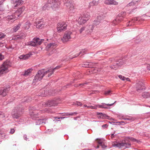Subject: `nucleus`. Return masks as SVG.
Returning a JSON list of instances; mask_svg holds the SVG:
<instances>
[{"mask_svg": "<svg viewBox=\"0 0 150 150\" xmlns=\"http://www.w3.org/2000/svg\"><path fill=\"white\" fill-rule=\"evenodd\" d=\"M96 20H95L93 22V24L95 25H97L99 24L100 23L102 20V18L100 16H99L97 17Z\"/></svg>", "mask_w": 150, "mask_h": 150, "instance_id": "7c9ffc66", "label": "nucleus"}, {"mask_svg": "<svg viewBox=\"0 0 150 150\" xmlns=\"http://www.w3.org/2000/svg\"><path fill=\"white\" fill-rule=\"evenodd\" d=\"M99 0H93L92 2L90 3V5L91 6L97 5L99 3Z\"/></svg>", "mask_w": 150, "mask_h": 150, "instance_id": "4c0bfd02", "label": "nucleus"}, {"mask_svg": "<svg viewBox=\"0 0 150 150\" xmlns=\"http://www.w3.org/2000/svg\"><path fill=\"white\" fill-rule=\"evenodd\" d=\"M72 34L71 32L70 31L67 32H66L62 38V40L64 43L68 41L69 39L71 38V35Z\"/></svg>", "mask_w": 150, "mask_h": 150, "instance_id": "4468645a", "label": "nucleus"}, {"mask_svg": "<svg viewBox=\"0 0 150 150\" xmlns=\"http://www.w3.org/2000/svg\"><path fill=\"white\" fill-rule=\"evenodd\" d=\"M44 25V23L42 21H39L34 24V25L36 26L37 28L40 29L43 28Z\"/></svg>", "mask_w": 150, "mask_h": 150, "instance_id": "a878e982", "label": "nucleus"}, {"mask_svg": "<svg viewBox=\"0 0 150 150\" xmlns=\"http://www.w3.org/2000/svg\"><path fill=\"white\" fill-rule=\"evenodd\" d=\"M21 25V23H19L18 25L14 26L13 28V31L15 32L17 31L19 29Z\"/></svg>", "mask_w": 150, "mask_h": 150, "instance_id": "58836bf2", "label": "nucleus"}, {"mask_svg": "<svg viewBox=\"0 0 150 150\" xmlns=\"http://www.w3.org/2000/svg\"><path fill=\"white\" fill-rule=\"evenodd\" d=\"M23 138L25 140H27L28 139V138H27V136L26 134H25L24 135Z\"/></svg>", "mask_w": 150, "mask_h": 150, "instance_id": "680f3d73", "label": "nucleus"}, {"mask_svg": "<svg viewBox=\"0 0 150 150\" xmlns=\"http://www.w3.org/2000/svg\"><path fill=\"white\" fill-rule=\"evenodd\" d=\"M60 0H48L42 8V10H45L50 8L54 10H56L59 7L61 3Z\"/></svg>", "mask_w": 150, "mask_h": 150, "instance_id": "f257e3e1", "label": "nucleus"}, {"mask_svg": "<svg viewBox=\"0 0 150 150\" xmlns=\"http://www.w3.org/2000/svg\"><path fill=\"white\" fill-rule=\"evenodd\" d=\"M5 0H1L0 1V5H3V2Z\"/></svg>", "mask_w": 150, "mask_h": 150, "instance_id": "bf43d9fd", "label": "nucleus"}, {"mask_svg": "<svg viewBox=\"0 0 150 150\" xmlns=\"http://www.w3.org/2000/svg\"><path fill=\"white\" fill-rule=\"evenodd\" d=\"M23 108L21 105L15 107L12 113L13 117L16 119L18 118L23 113Z\"/></svg>", "mask_w": 150, "mask_h": 150, "instance_id": "20e7f679", "label": "nucleus"}, {"mask_svg": "<svg viewBox=\"0 0 150 150\" xmlns=\"http://www.w3.org/2000/svg\"><path fill=\"white\" fill-rule=\"evenodd\" d=\"M15 131V130L14 129H11L10 130V133L11 134H13V133Z\"/></svg>", "mask_w": 150, "mask_h": 150, "instance_id": "5fc2aeb1", "label": "nucleus"}, {"mask_svg": "<svg viewBox=\"0 0 150 150\" xmlns=\"http://www.w3.org/2000/svg\"><path fill=\"white\" fill-rule=\"evenodd\" d=\"M104 3L105 4L108 5H117L118 4L117 2L114 0H106L104 1Z\"/></svg>", "mask_w": 150, "mask_h": 150, "instance_id": "b1692460", "label": "nucleus"}, {"mask_svg": "<svg viewBox=\"0 0 150 150\" xmlns=\"http://www.w3.org/2000/svg\"><path fill=\"white\" fill-rule=\"evenodd\" d=\"M77 113L76 112H74L72 113H65L64 115L63 116H72L74 114H76Z\"/></svg>", "mask_w": 150, "mask_h": 150, "instance_id": "79ce46f5", "label": "nucleus"}, {"mask_svg": "<svg viewBox=\"0 0 150 150\" xmlns=\"http://www.w3.org/2000/svg\"><path fill=\"white\" fill-rule=\"evenodd\" d=\"M131 144L130 142L126 141L125 140L123 141L120 142H114L112 144V146L114 147H117L119 148H124V149L129 148L131 147Z\"/></svg>", "mask_w": 150, "mask_h": 150, "instance_id": "39448f33", "label": "nucleus"}, {"mask_svg": "<svg viewBox=\"0 0 150 150\" xmlns=\"http://www.w3.org/2000/svg\"><path fill=\"white\" fill-rule=\"evenodd\" d=\"M142 21V19L139 17H137L136 18H134L131 21H130L129 22L128 24L127 23V26H130L132 25H134V22L135 21Z\"/></svg>", "mask_w": 150, "mask_h": 150, "instance_id": "aec40b11", "label": "nucleus"}, {"mask_svg": "<svg viewBox=\"0 0 150 150\" xmlns=\"http://www.w3.org/2000/svg\"><path fill=\"white\" fill-rule=\"evenodd\" d=\"M64 6L69 12H72L74 9V6L71 0H63Z\"/></svg>", "mask_w": 150, "mask_h": 150, "instance_id": "0eeeda50", "label": "nucleus"}, {"mask_svg": "<svg viewBox=\"0 0 150 150\" xmlns=\"http://www.w3.org/2000/svg\"><path fill=\"white\" fill-rule=\"evenodd\" d=\"M98 117L99 118L105 119H109L110 117L108 116L106 114L101 112H97L96 113Z\"/></svg>", "mask_w": 150, "mask_h": 150, "instance_id": "5701e85b", "label": "nucleus"}, {"mask_svg": "<svg viewBox=\"0 0 150 150\" xmlns=\"http://www.w3.org/2000/svg\"><path fill=\"white\" fill-rule=\"evenodd\" d=\"M43 39H40L38 38L35 37L33 40L32 41H30L28 42V44L30 46L33 47L37 46L38 45H40Z\"/></svg>", "mask_w": 150, "mask_h": 150, "instance_id": "6e6552de", "label": "nucleus"}, {"mask_svg": "<svg viewBox=\"0 0 150 150\" xmlns=\"http://www.w3.org/2000/svg\"><path fill=\"white\" fill-rule=\"evenodd\" d=\"M9 90V89L6 88H0V96L2 97L6 96Z\"/></svg>", "mask_w": 150, "mask_h": 150, "instance_id": "6ab92c4d", "label": "nucleus"}, {"mask_svg": "<svg viewBox=\"0 0 150 150\" xmlns=\"http://www.w3.org/2000/svg\"><path fill=\"white\" fill-rule=\"evenodd\" d=\"M33 69L31 68L28 69L27 70H25L23 74V75L24 76H28L30 74L31 71H32Z\"/></svg>", "mask_w": 150, "mask_h": 150, "instance_id": "e433bc0d", "label": "nucleus"}, {"mask_svg": "<svg viewBox=\"0 0 150 150\" xmlns=\"http://www.w3.org/2000/svg\"><path fill=\"white\" fill-rule=\"evenodd\" d=\"M135 86L136 89L138 91H144L145 89L144 84L142 82H139L138 83L136 84Z\"/></svg>", "mask_w": 150, "mask_h": 150, "instance_id": "ddd939ff", "label": "nucleus"}, {"mask_svg": "<svg viewBox=\"0 0 150 150\" xmlns=\"http://www.w3.org/2000/svg\"><path fill=\"white\" fill-rule=\"evenodd\" d=\"M45 119H40L38 118L35 121V123L36 125H39L41 124H45Z\"/></svg>", "mask_w": 150, "mask_h": 150, "instance_id": "393cba45", "label": "nucleus"}, {"mask_svg": "<svg viewBox=\"0 0 150 150\" xmlns=\"http://www.w3.org/2000/svg\"><path fill=\"white\" fill-rule=\"evenodd\" d=\"M90 18V16L89 13L86 12L81 15L80 17L79 18L78 20L79 23L80 25L84 24Z\"/></svg>", "mask_w": 150, "mask_h": 150, "instance_id": "423d86ee", "label": "nucleus"}, {"mask_svg": "<svg viewBox=\"0 0 150 150\" xmlns=\"http://www.w3.org/2000/svg\"><path fill=\"white\" fill-rule=\"evenodd\" d=\"M89 28H91L90 30L89 31L90 32L92 31L93 29V26L92 25H90L88 27V26H83L79 30V31L80 33H81L84 31H87L89 30L90 29Z\"/></svg>", "mask_w": 150, "mask_h": 150, "instance_id": "f3484780", "label": "nucleus"}, {"mask_svg": "<svg viewBox=\"0 0 150 150\" xmlns=\"http://www.w3.org/2000/svg\"><path fill=\"white\" fill-rule=\"evenodd\" d=\"M25 34L23 33H21L20 34L17 35L13 37V39L15 40H17L23 39L25 37Z\"/></svg>", "mask_w": 150, "mask_h": 150, "instance_id": "4be33fe9", "label": "nucleus"}, {"mask_svg": "<svg viewBox=\"0 0 150 150\" xmlns=\"http://www.w3.org/2000/svg\"><path fill=\"white\" fill-rule=\"evenodd\" d=\"M11 63L9 60L4 62L0 67V75L9 71L8 68L11 67Z\"/></svg>", "mask_w": 150, "mask_h": 150, "instance_id": "7ed1b4c3", "label": "nucleus"}, {"mask_svg": "<svg viewBox=\"0 0 150 150\" xmlns=\"http://www.w3.org/2000/svg\"><path fill=\"white\" fill-rule=\"evenodd\" d=\"M25 98H26L25 99V100L23 101L24 102H28V100H30L29 99L30 98V97L29 96H27L26 97H25Z\"/></svg>", "mask_w": 150, "mask_h": 150, "instance_id": "49530a36", "label": "nucleus"}, {"mask_svg": "<svg viewBox=\"0 0 150 150\" xmlns=\"http://www.w3.org/2000/svg\"><path fill=\"white\" fill-rule=\"evenodd\" d=\"M95 64L88 62H84L82 64V67L85 68H92Z\"/></svg>", "mask_w": 150, "mask_h": 150, "instance_id": "412c9836", "label": "nucleus"}, {"mask_svg": "<svg viewBox=\"0 0 150 150\" xmlns=\"http://www.w3.org/2000/svg\"><path fill=\"white\" fill-rule=\"evenodd\" d=\"M118 77L120 79H121L123 81L125 80L126 78L125 77L120 75H119Z\"/></svg>", "mask_w": 150, "mask_h": 150, "instance_id": "a18cd8bd", "label": "nucleus"}, {"mask_svg": "<svg viewBox=\"0 0 150 150\" xmlns=\"http://www.w3.org/2000/svg\"><path fill=\"white\" fill-rule=\"evenodd\" d=\"M124 62L121 59L117 61L114 63L111 64L110 67L112 69L116 70L121 65L123 64Z\"/></svg>", "mask_w": 150, "mask_h": 150, "instance_id": "9b49d317", "label": "nucleus"}, {"mask_svg": "<svg viewBox=\"0 0 150 150\" xmlns=\"http://www.w3.org/2000/svg\"><path fill=\"white\" fill-rule=\"evenodd\" d=\"M108 125L107 124L103 125H102V127L103 128H105L106 127H108Z\"/></svg>", "mask_w": 150, "mask_h": 150, "instance_id": "69168bd1", "label": "nucleus"}, {"mask_svg": "<svg viewBox=\"0 0 150 150\" xmlns=\"http://www.w3.org/2000/svg\"><path fill=\"white\" fill-rule=\"evenodd\" d=\"M75 105H79L80 106H81L82 105V104L79 102H77L76 104L75 103Z\"/></svg>", "mask_w": 150, "mask_h": 150, "instance_id": "603ef678", "label": "nucleus"}, {"mask_svg": "<svg viewBox=\"0 0 150 150\" xmlns=\"http://www.w3.org/2000/svg\"><path fill=\"white\" fill-rule=\"evenodd\" d=\"M115 134V132L114 133L112 134H111V138H113L114 137V134Z\"/></svg>", "mask_w": 150, "mask_h": 150, "instance_id": "774afa93", "label": "nucleus"}, {"mask_svg": "<svg viewBox=\"0 0 150 150\" xmlns=\"http://www.w3.org/2000/svg\"><path fill=\"white\" fill-rule=\"evenodd\" d=\"M124 17L123 16H122L121 15V14H119L117 17V18L115 19V21H117V22L119 23V22L121 21L122 20Z\"/></svg>", "mask_w": 150, "mask_h": 150, "instance_id": "f704fd0d", "label": "nucleus"}, {"mask_svg": "<svg viewBox=\"0 0 150 150\" xmlns=\"http://www.w3.org/2000/svg\"><path fill=\"white\" fill-rule=\"evenodd\" d=\"M48 74L47 76L50 77L51 75L53 74V71L52 70H47L45 71L44 70H40L38 71L37 74L35 76L33 82L35 83L41 80L43 76L47 74Z\"/></svg>", "mask_w": 150, "mask_h": 150, "instance_id": "f03ea898", "label": "nucleus"}, {"mask_svg": "<svg viewBox=\"0 0 150 150\" xmlns=\"http://www.w3.org/2000/svg\"><path fill=\"white\" fill-rule=\"evenodd\" d=\"M32 55L31 52H29V53L26 54L22 55L20 56L19 57V58L20 59H22L25 60L28 59L29 57H30V56Z\"/></svg>", "mask_w": 150, "mask_h": 150, "instance_id": "bb28decb", "label": "nucleus"}, {"mask_svg": "<svg viewBox=\"0 0 150 150\" xmlns=\"http://www.w3.org/2000/svg\"><path fill=\"white\" fill-rule=\"evenodd\" d=\"M59 103V100L58 99L49 100L45 103L47 106L48 107H52L56 106Z\"/></svg>", "mask_w": 150, "mask_h": 150, "instance_id": "9d476101", "label": "nucleus"}, {"mask_svg": "<svg viewBox=\"0 0 150 150\" xmlns=\"http://www.w3.org/2000/svg\"><path fill=\"white\" fill-rule=\"evenodd\" d=\"M65 117H56V120L57 119H63Z\"/></svg>", "mask_w": 150, "mask_h": 150, "instance_id": "e2e57ef3", "label": "nucleus"}, {"mask_svg": "<svg viewBox=\"0 0 150 150\" xmlns=\"http://www.w3.org/2000/svg\"><path fill=\"white\" fill-rule=\"evenodd\" d=\"M98 143L100 145V146L102 144V143H103V142H101L100 140H99L97 141Z\"/></svg>", "mask_w": 150, "mask_h": 150, "instance_id": "4d7b16f0", "label": "nucleus"}, {"mask_svg": "<svg viewBox=\"0 0 150 150\" xmlns=\"http://www.w3.org/2000/svg\"><path fill=\"white\" fill-rule=\"evenodd\" d=\"M125 120H132V118H123Z\"/></svg>", "mask_w": 150, "mask_h": 150, "instance_id": "0e129e2a", "label": "nucleus"}, {"mask_svg": "<svg viewBox=\"0 0 150 150\" xmlns=\"http://www.w3.org/2000/svg\"><path fill=\"white\" fill-rule=\"evenodd\" d=\"M101 146L102 148L105 149L106 147V146L104 144V143L103 142L102 143V144L101 145Z\"/></svg>", "mask_w": 150, "mask_h": 150, "instance_id": "864d4df0", "label": "nucleus"}, {"mask_svg": "<svg viewBox=\"0 0 150 150\" xmlns=\"http://www.w3.org/2000/svg\"><path fill=\"white\" fill-rule=\"evenodd\" d=\"M136 3V2L133 1L132 2L129 3L128 4H127V5L126 6L127 7L132 6L134 5Z\"/></svg>", "mask_w": 150, "mask_h": 150, "instance_id": "a19ab883", "label": "nucleus"}, {"mask_svg": "<svg viewBox=\"0 0 150 150\" xmlns=\"http://www.w3.org/2000/svg\"><path fill=\"white\" fill-rule=\"evenodd\" d=\"M34 112H33L32 113L30 114V116L31 117L32 119L33 120H35V121L36 120V119H37L38 118V117L37 116V115L34 114Z\"/></svg>", "mask_w": 150, "mask_h": 150, "instance_id": "ea45409f", "label": "nucleus"}, {"mask_svg": "<svg viewBox=\"0 0 150 150\" xmlns=\"http://www.w3.org/2000/svg\"><path fill=\"white\" fill-rule=\"evenodd\" d=\"M87 51V50L86 49H83L81 50L78 54H75L74 55V57H72L71 59H72L78 56H79L80 54H84Z\"/></svg>", "mask_w": 150, "mask_h": 150, "instance_id": "72a5a7b5", "label": "nucleus"}, {"mask_svg": "<svg viewBox=\"0 0 150 150\" xmlns=\"http://www.w3.org/2000/svg\"><path fill=\"white\" fill-rule=\"evenodd\" d=\"M14 5V7H18L20 5H21L23 3V1L22 0H16L13 1Z\"/></svg>", "mask_w": 150, "mask_h": 150, "instance_id": "cd10ccee", "label": "nucleus"}, {"mask_svg": "<svg viewBox=\"0 0 150 150\" xmlns=\"http://www.w3.org/2000/svg\"><path fill=\"white\" fill-rule=\"evenodd\" d=\"M111 93V91L110 90L106 91L105 92V94L106 95H109Z\"/></svg>", "mask_w": 150, "mask_h": 150, "instance_id": "de8ad7c7", "label": "nucleus"}, {"mask_svg": "<svg viewBox=\"0 0 150 150\" xmlns=\"http://www.w3.org/2000/svg\"><path fill=\"white\" fill-rule=\"evenodd\" d=\"M70 85H71V84L70 83L68 84L67 86H63L62 87V89H65L67 88V86Z\"/></svg>", "mask_w": 150, "mask_h": 150, "instance_id": "13d9d810", "label": "nucleus"}, {"mask_svg": "<svg viewBox=\"0 0 150 150\" xmlns=\"http://www.w3.org/2000/svg\"><path fill=\"white\" fill-rule=\"evenodd\" d=\"M25 8L24 6H22L18 9L15 12V15L16 16V18H18L20 17L21 15L25 10Z\"/></svg>", "mask_w": 150, "mask_h": 150, "instance_id": "2eb2a0df", "label": "nucleus"}, {"mask_svg": "<svg viewBox=\"0 0 150 150\" xmlns=\"http://www.w3.org/2000/svg\"><path fill=\"white\" fill-rule=\"evenodd\" d=\"M31 25L29 21H27L23 27V28L25 30H27L30 27Z\"/></svg>", "mask_w": 150, "mask_h": 150, "instance_id": "473e14b6", "label": "nucleus"}, {"mask_svg": "<svg viewBox=\"0 0 150 150\" xmlns=\"http://www.w3.org/2000/svg\"><path fill=\"white\" fill-rule=\"evenodd\" d=\"M67 24L64 21H60L57 25V30L59 33L67 29Z\"/></svg>", "mask_w": 150, "mask_h": 150, "instance_id": "1a4fd4ad", "label": "nucleus"}, {"mask_svg": "<svg viewBox=\"0 0 150 150\" xmlns=\"http://www.w3.org/2000/svg\"><path fill=\"white\" fill-rule=\"evenodd\" d=\"M6 35H4L2 33H0V40L2 39L3 38H5Z\"/></svg>", "mask_w": 150, "mask_h": 150, "instance_id": "c03bdc74", "label": "nucleus"}, {"mask_svg": "<svg viewBox=\"0 0 150 150\" xmlns=\"http://www.w3.org/2000/svg\"><path fill=\"white\" fill-rule=\"evenodd\" d=\"M88 83H83V84H79V86H83L84 84H87Z\"/></svg>", "mask_w": 150, "mask_h": 150, "instance_id": "338daca9", "label": "nucleus"}, {"mask_svg": "<svg viewBox=\"0 0 150 150\" xmlns=\"http://www.w3.org/2000/svg\"><path fill=\"white\" fill-rule=\"evenodd\" d=\"M16 16L14 14L13 15L8 16L7 18L9 21L11 22H14L17 19V18H16Z\"/></svg>", "mask_w": 150, "mask_h": 150, "instance_id": "c85d7f7f", "label": "nucleus"}, {"mask_svg": "<svg viewBox=\"0 0 150 150\" xmlns=\"http://www.w3.org/2000/svg\"><path fill=\"white\" fill-rule=\"evenodd\" d=\"M93 66V67L91 68L92 69L89 70V72L92 73H98V72L100 71V69H98L97 68H94Z\"/></svg>", "mask_w": 150, "mask_h": 150, "instance_id": "2f4dec72", "label": "nucleus"}, {"mask_svg": "<svg viewBox=\"0 0 150 150\" xmlns=\"http://www.w3.org/2000/svg\"><path fill=\"white\" fill-rule=\"evenodd\" d=\"M87 108H91L92 109H96L97 108L95 106H87Z\"/></svg>", "mask_w": 150, "mask_h": 150, "instance_id": "3c124183", "label": "nucleus"}, {"mask_svg": "<svg viewBox=\"0 0 150 150\" xmlns=\"http://www.w3.org/2000/svg\"><path fill=\"white\" fill-rule=\"evenodd\" d=\"M60 67H61V66L60 65H58L53 69H52V68L50 69H49L48 70H52V71H53V73L54 70H55L56 69H59Z\"/></svg>", "mask_w": 150, "mask_h": 150, "instance_id": "37998d69", "label": "nucleus"}, {"mask_svg": "<svg viewBox=\"0 0 150 150\" xmlns=\"http://www.w3.org/2000/svg\"><path fill=\"white\" fill-rule=\"evenodd\" d=\"M4 58V56L1 53H0V61L1 60Z\"/></svg>", "mask_w": 150, "mask_h": 150, "instance_id": "8fccbe9b", "label": "nucleus"}, {"mask_svg": "<svg viewBox=\"0 0 150 150\" xmlns=\"http://www.w3.org/2000/svg\"><path fill=\"white\" fill-rule=\"evenodd\" d=\"M49 91V88L42 89L40 90L39 93L37 95L41 97H45L47 95H50Z\"/></svg>", "mask_w": 150, "mask_h": 150, "instance_id": "f8f14e48", "label": "nucleus"}, {"mask_svg": "<svg viewBox=\"0 0 150 150\" xmlns=\"http://www.w3.org/2000/svg\"><path fill=\"white\" fill-rule=\"evenodd\" d=\"M146 68L148 70H150V64H147Z\"/></svg>", "mask_w": 150, "mask_h": 150, "instance_id": "052dcab7", "label": "nucleus"}, {"mask_svg": "<svg viewBox=\"0 0 150 150\" xmlns=\"http://www.w3.org/2000/svg\"><path fill=\"white\" fill-rule=\"evenodd\" d=\"M131 140L133 142H137L138 143L139 142V141L136 139H135L134 138H133V137H132L131 139Z\"/></svg>", "mask_w": 150, "mask_h": 150, "instance_id": "09e8293b", "label": "nucleus"}, {"mask_svg": "<svg viewBox=\"0 0 150 150\" xmlns=\"http://www.w3.org/2000/svg\"><path fill=\"white\" fill-rule=\"evenodd\" d=\"M150 95L149 92H144L142 93V96L144 98H149Z\"/></svg>", "mask_w": 150, "mask_h": 150, "instance_id": "c9c22d12", "label": "nucleus"}, {"mask_svg": "<svg viewBox=\"0 0 150 150\" xmlns=\"http://www.w3.org/2000/svg\"><path fill=\"white\" fill-rule=\"evenodd\" d=\"M57 45V44L55 42L50 43L47 44V47L48 48L54 49L56 47Z\"/></svg>", "mask_w": 150, "mask_h": 150, "instance_id": "c756f323", "label": "nucleus"}, {"mask_svg": "<svg viewBox=\"0 0 150 150\" xmlns=\"http://www.w3.org/2000/svg\"><path fill=\"white\" fill-rule=\"evenodd\" d=\"M25 8L24 6H22L18 9L15 12V15L16 16V18H18L20 17L21 15L25 10Z\"/></svg>", "mask_w": 150, "mask_h": 150, "instance_id": "dca6fc26", "label": "nucleus"}, {"mask_svg": "<svg viewBox=\"0 0 150 150\" xmlns=\"http://www.w3.org/2000/svg\"><path fill=\"white\" fill-rule=\"evenodd\" d=\"M116 102V101H115L114 103L110 104H106L104 103H102L101 104H98L96 105V108L98 107L102 108L107 109L108 108V107L112 106L114 104V103Z\"/></svg>", "mask_w": 150, "mask_h": 150, "instance_id": "a211bd4d", "label": "nucleus"}, {"mask_svg": "<svg viewBox=\"0 0 150 150\" xmlns=\"http://www.w3.org/2000/svg\"><path fill=\"white\" fill-rule=\"evenodd\" d=\"M4 10V7L3 5H0V11H3Z\"/></svg>", "mask_w": 150, "mask_h": 150, "instance_id": "6e6d98bb", "label": "nucleus"}]
</instances>
